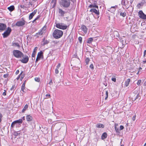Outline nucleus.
<instances>
[{
    "mask_svg": "<svg viewBox=\"0 0 146 146\" xmlns=\"http://www.w3.org/2000/svg\"><path fill=\"white\" fill-rule=\"evenodd\" d=\"M63 32L62 31L56 29L52 33L53 37L56 39L61 38L62 36Z\"/></svg>",
    "mask_w": 146,
    "mask_h": 146,
    "instance_id": "obj_1",
    "label": "nucleus"
},
{
    "mask_svg": "<svg viewBox=\"0 0 146 146\" xmlns=\"http://www.w3.org/2000/svg\"><path fill=\"white\" fill-rule=\"evenodd\" d=\"M13 56L17 58H22L24 56V54L20 51L18 50H15L13 51Z\"/></svg>",
    "mask_w": 146,
    "mask_h": 146,
    "instance_id": "obj_2",
    "label": "nucleus"
},
{
    "mask_svg": "<svg viewBox=\"0 0 146 146\" xmlns=\"http://www.w3.org/2000/svg\"><path fill=\"white\" fill-rule=\"evenodd\" d=\"M73 2V0H61L60 4L61 6H62L65 8H68L70 6V1Z\"/></svg>",
    "mask_w": 146,
    "mask_h": 146,
    "instance_id": "obj_3",
    "label": "nucleus"
},
{
    "mask_svg": "<svg viewBox=\"0 0 146 146\" xmlns=\"http://www.w3.org/2000/svg\"><path fill=\"white\" fill-rule=\"evenodd\" d=\"M12 31L11 29L9 27H8L7 29L2 34L4 38H6L10 34Z\"/></svg>",
    "mask_w": 146,
    "mask_h": 146,
    "instance_id": "obj_4",
    "label": "nucleus"
},
{
    "mask_svg": "<svg viewBox=\"0 0 146 146\" xmlns=\"http://www.w3.org/2000/svg\"><path fill=\"white\" fill-rule=\"evenodd\" d=\"M29 60V57L26 54L24 55V56L21 58L19 61L23 63L26 64L28 62Z\"/></svg>",
    "mask_w": 146,
    "mask_h": 146,
    "instance_id": "obj_5",
    "label": "nucleus"
},
{
    "mask_svg": "<svg viewBox=\"0 0 146 146\" xmlns=\"http://www.w3.org/2000/svg\"><path fill=\"white\" fill-rule=\"evenodd\" d=\"M22 20L21 21H18L16 22L15 24V25L18 27L22 26L24 25L26 23V21L23 18L21 19Z\"/></svg>",
    "mask_w": 146,
    "mask_h": 146,
    "instance_id": "obj_6",
    "label": "nucleus"
},
{
    "mask_svg": "<svg viewBox=\"0 0 146 146\" xmlns=\"http://www.w3.org/2000/svg\"><path fill=\"white\" fill-rule=\"evenodd\" d=\"M62 23H58L56 24V27L57 28L62 30H65L66 29L67 27L66 26L62 25Z\"/></svg>",
    "mask_w": 146,
    "mask_h": 146,
    "instance_id": "obj_7",
    "label": "nucleus"
},
{
    "mask_svg": "<svg viewBox=\"0 0 146 146\" xmlns=\"http://www.w3.org/2000/svg\"><path fill=\"white\" fill-rule=\"evenodd\" d=\"M43 53L42 51H41L38 53L37 57L35 61V62H37L40 60L42 57L43 58Z\"/></svg>",
    "mask_w": 146,
    "mask_h": 146,
    "instance_id": "obj_8",
    "label": "nucleus"
},
{
    "mask_svg": "<svg viewBox=\"0 0 146 146\" xmlns=\"http://www.w3.org/2000/svg\"><path fill=\"white\" fill-rule=\"evenodd\" d=\"M132 101H135L136 100H139L141 98V96L140 94L132 96Z\"/></svg>",
    "mask_w": 146,
    "mask_h": 146,
    "instance_id": "obj_9",
    "label": "nucleus"
},
{
    "mask_svg": "<svg viewBox=\"0 0 146 146\" xmlns=\"http://www.w3.org/2000/svg\"><path fill=\"white\" fill-rule=\"evenodd\" d=\"M139 17L144 19H146V15H145L142 11H140L138 12Z\"/></svg>",
    "mask_w": 146,
    "mask_h": 146,
    "instance_id": "obj_10",
    "label": "nucleus"
},
{
    "mask_svg": "<svg viewBox=\"0 0 146 146\" xmlns=\"http://www.w3.org/2000/svg\"><path fill=\"white\" fill-rule=\"evenodd\" d=\"M46 29V28L45 27H43L41 30L39 31L38 33H36L35 35V36H36L38 38L39 37V36L42 35L44 33L42 31V29Z\"/></svg>",
    "mask_w": 146,
    "mask_h": 146,
    "instance_id": "obj_11",
    "label": "nucleus"
},
{
    "mask_svg": "<svg viewBox=\"0 0 146 146\" xmlns=\"http://www.w3.org/2000/svg\"><path fill=\"white\" fill-rule=\"evenodd\" d=\"M122 38H121L120 40V44H122L121 47H120L121 48H123L126 44V41L125 40L123 39V38H125V36H123Z\"/></svg>",
    "mask_w": 146,
    "mask_h": 146,
    "instance_id": "obj_12",
    "label": "nucleus"
},
{
    "mask_svg": "<svg viewBox=\"0 0 146 146\" xmlns=\"http://www.w3.org/2000/svg\"><path fill=\"white\" fill-rule=\"evenodd\" d=\"M37 11V9L35 10L34 11L31 13L29 16V19L31 20L32 19L33 17L36 14Z\"/></svg>",
    "mask_w": 146,
    "mask_h": 146,
    "instance_id": "obj_13",
    "label": "nucleus"
},
{
    "mask_svg": "<svg viewBox=\"0 0 146 146\" xmlns=\"http://www.w3.org/2000/svg\"><path fill=\"white\" fill-rule=\"evenodd\" d=\"M6 25L3 23H0V30L1 31H3L5 30L6 28Z\"/></svg>",
    "mask_w": 146,
    "mask_h": 146,
    "instance_id": "obj_14",
    "label": "nucleus"
},
{
    "mask_svg": "<svg viewBox=\"0 0 146 146\" xmlns=\"http://www.w3.org/2000/svg\"><path fill=\"white\" fill-rule=\"evenodd\" d=\"M140 91L139 89L137 88H135L133 90V92L132 96L134 95H136L140 94Z\"/></svg>",
    "mask_w": 146,
    "mask_h": 146,
    "instance_id": "obj_15",
    "label": "nucleus"
},
{
    "mask_svg": "<svg viewBox=\"0 0 146 146\" xmlns=\"http://www.w3.org/2000/svg\"><path fill=\"white\" fill-rule=\"evenodd\" d=\"M118 124L117 123H115L114 125V128L115 130V131L116 132V133L118 135H119L120 133L119 132V128L117 127L118 126Z\"/></svg>",
    "mask_w": 146,
    "mask_h": 146,
    "instance_id": "obj_16",
    "label": "nucleus"
},
{
    "mask_svg": "<svg viewBox=\"0 0 146 146\" xmlns=\"http://www.w3.org/2000/svg\"><path fill=\"white\" fill-rule=\"evenodd\" d=\"M90 11L91 12H93L94 13L97 15H99L100 14V13L98 9V10L94 8L91 9Z\"/></svg>",
    "mask_w": 146,
    "mask_h": 146,
    "instance_id": "obj_17",
    "label": "nucleus"
},
{
    "mask_svg": "<svg viewBox=\"0 0 146 146\" xmlns=\"http://www.w3.org/2000/svg\"><path fill=\"white\" fill-rule=\"evenodd\" d=\"M81 29L84 32V33H87L88 29L84 25H82L81 27Z\"/></svg>",
    "mask_w": 146,
    "mask_h": 146,
    "instance_id": "obj_18",
    "label": "nucleus"
},
{
    "mask_svg": "<svg viewBox=\"0 0 146 146\" xmlns=\"http://www.w3.org/2000/svg\"><path fill=\"white\" fill-rule=\"evenodd\" d=\"M117 7V5L111 7L108 10L109 11L112 13H113L116 10V8Z\"/></svg>",
    "mask_w": 146,
    "mask_h": 146,
    "instance_id": "obj_19",
    "label": "nucleus"
},
{
    "mask_svg": "<svg viewBox=\"0 0 146 146\" xmlns=\"http://www.w3.org/2000/svg\"><path fill=\"white\" fill-rule=\"evenodd\" d=\"M27 121H32L33 119L32 117L30 115H27L26 117Z\"/></svg>",
    "mask_w": 146,
    "mask_h": 146,
    "instance_id": "obj_20",
    "label": "nucleus"
},
{
    "mask_svg": "<svg viewBox=\"0 0 146 146\" xmlns=\"http://www.w3.org/2000/svg\"><path fill=\"white\" fill-rule=\"evenodd\" d=\"M121 4L125 6V7L127 8V9H128L129 5L128 4H125V0H121Z\"/></svg>",
    "mask_w": 146,
    "mask_h": 146,
    "instance_id": "obj_21",
    "label": "nucleus"
},
{
    "mask_svg": "<svg viewBox=\"0 0 146 146\" xmlns=\"http://www.w3.org/2000/svg\"><path fill=\"white\" fill-rule=\"evenodd\" d=\"M88 8H91L92 7L96 8L97 9H98V6L95 3H94L93 4L90 5L88 7Z\"/></svg>",
    "mask_w": 146,
    "mask_h": 146,
    "instance_id": "obj_22",
    "label": "nucleus"
},
{
    "mask_svg": "<svg viewBox=\"0 0 146 146\" xmlns=\"http://www.w3.org/2000/svg\"><path fill=\"white\" fill-rule=\"evenodd\" d=\"M59 13L60 14V15L62 17L64 16V14L65 13V12L61 9H59Z\"/></svg>",
    "mask_w": 146,
    "mask_h": 146,
    "instance_id": "obj_23",
    "label": "nucleus"
},
{
    "mask_svg": "<svg viewBox=\"0 0 146 146\" xmlns=\"http://www.w3.org/2000/svg\"><path fill=\"white\" fill-rule=\"evenodd\" d=\"M14 123H15L16 124H18L19 125H20L23 123V121L22 119H19L18 120H16L14 121Z\"/></svg>",
    "mask_w": 146,
    "mask_h": 146,
    "instance_id": "obj_24",
    "label": "nucleus"
},
{
    "mask_svg": "<svg viewBox=\"0 0 146 146\" xmlns=\"http://www.w3.org/2000/svg\"><path fill=\"white\" fill-rule=\"evenodd\" d=\"M130 79L129 78H128L125 81V85L126 87H127L130 83Z\"/></svg>",
    "mask_w": 146,
    "mask_h": 146,
    "instance_id": "obj_25",
    "label": "nucleus"
},
{
    "mask_svg": "<svg viewBox=\"0 0 146 146\" xmlns=\"http://www.w3.org/2000/svg\"><path fill=\"white\" fill-rule=\"evenodd\" d=\"M107 133L104 132L103 133L101 136V139L104 140L107 137Z\"/></svg>",
    "mask_w": 146,
    "mask_h": 146,
    "instance_id": "obj_26",
    "label": "nucleus"
},
{
    "mask_svg": "<svg viewBox=\"0 0 146 146\" xmlns=\"http://www.w3.org/2000/svg\"><path fill=\"white\" fill-rule=\"evenodd\" d=\"M96 126L98 128H104L105 126L104 125L101 123H98L96 124Z\"/></svg>",
    "mask_w": 146,
    "mask_h": 146,
    "instance_id": "obj_27",
    "label": "nucleus"
},
{
    "mask_svg": "<svg viewBox=\"0 0 146 146\" xmlns=\"http://www.w3.org/2000/svg\"><path fill=\"white\" fill-rule=\"evenodd\" d=\"M42 42H43L42 45L43 46H44L45 45L48 44L49 43V41L47 40H45V38H44L42 40Z\"/></svg>",
    "mask_w": 146,
    "mask_h": 146,
    "instance_id": "obj_28",
    "label": "nucleus"
},
{
    "mask_svg": "<svg viewBox=\"0 0 146 146\" xmlns=\"http://www.w3.org/2000/svg\"><path fill=\"white\" fill-rule=\"evenodd\" d=\"M145 3L146 2L145 0H142L141 3L138 4L137 5L138 6H139V7L143 6L145 4Z\"/></svg>",
    "mask_w": 146,
    "mask_h": 146,
    "instance_id": "obj_29",
    "label": "nucleus"
},
{
    "mask_svg": "<svg viewBox=\"0 0 146 146\" xmlns=\"http://www.w3.org/2000/svg\"><path fill=\"white\" fill-rule=\"evenodd\" d=\"M15 7L13 5H11L10 7H8V9L9 10V11L11 12L14 10L15 9Z\"/></svg>",
    "mask_w": 146,
    "mask_h": 146,
    "instance_id": "obj_30",
    "label": "nucleus"
},
{
    "mask_svg": "<svg viewBox=\"0 0 146 146\" xmlns=\"http://www.w3.org/2000/svg\"><path fill=\"white\" fill-rule=\"evenodd\" d=\"M38 48L36 47H35L34 50V51L32 53V57H35V54L36 53V51L37 49Z\"/></svg>",
    "mask_w": 146,
    "mask_h": 146,
    "instance_id": "obj_31",
    "label": "nucleus"
},
{
    "mask_svg": "<svg viewBox=\"0 0 146 146\" xmlns=\"http://www.w3.org/2000/svg\"><path fill=\"white\" fill-rule=\"evenodd\" d=\"M93 40V39L92 38H90L87 40V42L90 44L92 42Z\"/></svg>",
    "mask_w": 146,
    "mask_h": 146,
    "instance_id": "obj_32",
    "label": "nucleus"
},
{
    "mask_svg": "<svg viewBox=\"0 0 146 146\" xmlns=\"http://www.w3.org/2000/svg\"><path fill=\"white\" fill-rule=\"evenodd\" d=\"M28 108V105L27 104H26L25 105V106H24V108H23V109L22 110V113L24 112L25 110H26Z\"/></svg>",
    "mask_w": 146,
    "mask_h": 146,
    "instance_id": "obj_33",
    "label": "nucleus"
},
{
    "mask_svg": "<svg viewBox=\"0 0 146 146\" xmlns=\"http://www.w3.org/2000/svg\"><path fill=\"white\" fill-rule=\"evenodd\" d=\"M12 46H16L19 48L20 47V45L18 43H15L14 42H13Z\"/></svg>",
    "mask_w": 146,
    "mask_h": 146,
    "instance_id": "obj_34",
    "label": "nucleus"
},
{
    "mask_svg": "<svg viewBox=\"0 0 146 146\" xmlns=\"http://www.w3.org/2000/svg\"><path fill=\"white\" fill-rule=\"evenodd\" d=\"M25 85L24 84H23L21 87V90L23 92H24V90L25 88Z\"/></svg>",
    "mask_w": 146,
    "mask_h": 146,
    "instance_id": "obj_35",
    "label": "nucleus"
},
{
    "mask_svg": "<svg viewBox=\"0 0 146 146\" xmlns=\"http://www.w3.org/2000/svg\"><path fill=\"white\" fill-rule=\"evenodd\" d=\"M126 13L125 12H121L120 13V15L122 16L123 17H125L126 15Z\"/></svg>",
    "mask_w": 146,
    "mask_h": 146,
    "instance_id": "obj_36",
    "label": "nucleus"
},
{
    "mask_svg": "<svg viewBox=\"0 0 146 146\" xmlns=\"http://www.w3.org/2000/svg\"><path fill=\"white\" fill-rule=\"evenodd\" d=\"M104 92H105V94H106V97L105 98V100H106L108 97V92L107 91H104Z\"/></svg>",
    "mask_w": 146,
    "mask_h": 146,
    "instance_id": "obj_37",
    "label": "nucleus"
},
{
    "mask_svg": "<svg viewBox=\"0 0 146 146\" xmlns=\"http://www.w3.org/2000/svg\"><path fill=\"white\" fill-rule=\"evenodd\" d=\"M90 61V60L89 58H86L85 59V62L86 64H88L89 61Z\"/></svg>",
    "mask_w": 146,
    "mask_h": 146,
    "instance_id": "obj_38",
    "label": "nucleus"
},
{
    "mask_svg": "<svg viewBox=\"0 0 146 146\" xmlns=\"http://www.w3.org/2000/svg\"><path fill=\"white\" fill-rule=\"evenodd\" d=\"M25 75V74L24 73L23 74V73L21 75V78H20V80H21V81H22V80H23V78L24 77Z\"/></svg>",
    "mask_w": 146,
    "mask_h": 146,
    "instance_id": "obj_39",
    "label": "nucleus"
},
{
    "mask_svg": "<svg viewBox=\"0 0 146 146\" xmlns=\"http://www.w3.org/2000/svg\"><path fill=\"white\" fill-rule=\"evenodd\" d=\"M78 40L79 41L80 43H81L82 42V38L81 36H79L78 38Z\"/></svg>",
    "mask_w": 146,
    "mask_h": 146,
    "instance_id": "obj_40",
    "label": "nucleus"
},
{
    "mask_svg": "<svg viewBox=\"0 0 146 146\" xmlns=\"http://www.w3.org/2000/svg\"><path fill=\"white\" fill-rule=\"evenodd\" d=\"M141 80L140 79V80H139L138 81H137V84L138 85V86H140V85H141Z\"/></svg>",
    "mask_w": 146,
    "mask_h": 146,
    "instance_id": "obj_41",
    "label": "nucleus"
},
{
    "mask_svg": "<svg viewBox=\"0 0 146 146\" xmlns=\"http://www.w3.org/2000/svg\"><path fill=\"white\" fill-rule=\"evenodd\" d=\"M23 73V71H22L21 72V73L19 75V76H18L17 78H16V79L17 80H18L19 78H20V76Z\"/></svg>",
    "mask_w": 146,
    "mask_h": 146,
    "instance_id": "obj_42",
    "label": "nucleus"
},
{
    "mask_svg": "<svg viewBox=\"0 0 146 146\" xmlns=\"http://www.w3.org/2000/svg\"><path fill=\"white\" fill-rule=\"evenodd\" d=\"M35 80L37 82H39L40 81V78H39L35 77Z\"/></svg>",
    "mask_w": 146,
    "mask_h": 146,
    "instance_id": "obj_43",
    "label": "nucleus"
},
{
    "mask_svg": "<svg viewBox=\"0 0 146 146\" xmlns=\"http://www.w3.org/2000/svg\"><path fill=\"white\" fill-rule=\"evenodd\" d=\"M15 122L14 121H13L11 123V127H13L16 124L15 123H14Z\"/></svg>",
    "mask_w": 146,
    "mask_h": 146,
    "instance_id": "obj_44",
    "label": "nucleus"
},
{
    "mask_svg": "<svg viewBox=\"0 0 146 146\" xmlns=\"http://www.w3.org/2000/svg\"><path fill=\"white\" fill-rule=\"evenodd\" d=\"M46 98H48L50 97V95L49 94H47L46 95Z\"/></svg>",
    "mask_w": 146,
    "mask_h": 146,
    "instance_id": "obj_45",
    "label": "nucleus"
},
{
    "mask_svg": "<svg viewBox=\"0 0 146 146\" xmlns=\"http://www.w3.org/2000/svg\"><path fill=\"white\" fill-rule=\"evenodd\" d=\"M3 117V115L2 114L0 113V123L2 121V118Z\"/></svg>",
    "mask_w": 146,
    "mask_h": 146,
    "instance_id": "obj_46",
    "label": "nucleus"
},
{
    "mask_svg": "<svg viewBox=\"0 0 146 146\" xmlns=\"http://www.w3.org/2000/svg\"><path fill=\"white\" fill-rule=\"evenodd\" d=\"M124 128V127L123 126L121 125L120 126V129H119V130L120 131H121V130L123 129Z\"/></svg>",
    "mask_w": 146,
    "mask_h": 146,
    "instance_id": "obj_47",
    "label": "nucleus"
},
{
    "mask_svg": "<svg viewBox=\"0 0 146 146\" xmlns=\"http://www.w3.org/2000/svg\"><path fill=\"white\" fill-rule=\"evenodd\" d=\"M4 92L2 94V95L4 96H5L6 95V91L5 90H4Z\"/></svg>",
    "mask_w": 146,
    "mask_h": 146,
    "instance_id": "obj_48",
    "label": "nucleus"
},
{
    "mask_svg": "<svg viewBox=\"0 0 146 146\" xmlns=\"http://www.w3.org/2000/svg\"><path fill=\"white\" fill-rule=\"evenodd\" d=\"M61 66V64L60 63H59L57 65V66H56V68L57 69H59V68Z\"/></svg>",
    "mask_w": 146,
    "mask_h": 146,
    "instance_id": "obj_49",
    "label": "nucleus"
},
{
    "mask_svg": "<svg viewBox=\"0 0 146 146\" xmlns=\"http://www.w3.org/2000/svg\"><path fill=\"white\" fill-rule=\"evenodd\" d=\"M15 88V85H13L12 86V87L10 89V90H14Z\"/></svg>",
    "mask_w": 146,
    "mask_h": 146,
    "instance_id": "obj_50",
    "label": "nucleus"
},
{
    "mask_svg": "<svg viewBox=\"0 0 146 146\" xmlns=\"http://www.w3.org/2000/svg\"><path fill=\"white\" fill-rule=\"evenodd\" d=\"M40 17V15H38L36 18L35 19V20H37Z\"/></svg>",
    "mask_w": 146,
    "mask_h": 146,
    "instance_id": "obj_51",
    "label": "nucleus"
},
{
    "mask_svg": "<svg viewBox=\"0 0 146 146\" xmlns=\"http://www.w3.org/2000/svg\"><path fill=\"white\" fill-rule=\"evenodd\" d=\"M58 69H57V68H56V69L55 70V73L56 74H58V73L59 71Z\"/></svg>",
    "mask_w": 146,
    "mask_h": 146,
    "instance_id": "obj_52",
    "label": "nucleus"
},
{
    "mask_svg": "<svg viewBox=\"0 0 146 146\" xmlns=\"http://www.w3.org/2000/svg\"><path fill=\"white\" fill-rule=\"evenodd\" d=\"M90 67L92 69H93L94 67L93 64H91L90 66Z\"/></svg>",
    "mask_w": 146,
    "mask_h": 146,
    "instance_id": "obj_53",
    "label": "nucleus"
},
{
    "mask_svg": "<svg viewBox=\"0 0 146 146\" xmlns=\"http://www.w3.org/2000/svg\"><path fill=\"white\" fill-rule=\"evenodd\" d=\"M146 56V50H145L144 52L143 57L145 58Z\"/></svg>",
    "mask_w": 146,
    "mask_h": 146,
    "instance_id": "obj_54",
    "label": "nucleus"
},
{
    "mask_svg": "<svg viewBox=\"0 0 146 146\" xmlns=\"http://www.w3.org/2000/svg\"><path fill=\"white\" fill-rule=\"evenodd\" d=\"M8 75H9V74H4L3 76V77L5 78H6L8 76Z\"/></svg>",
    "mask_w": 146,
    "mask_h": 146,
    "instance_id": "obj_55",
    "label": "nucleus"
},
{
    "mask_svg": "<svg viewBox=\"0 0 146 146\" xmlns=\"http://www.w3.org/2000/svg\"><path fill=\"white\" fill-rule=\"evenodd\" d=\"M111 80L113 81L114 82H116V78H111Z\"/></svg>",
    "mask_w": 146,
    "mask_h": 146,
    "instance_id": "obj_56",
    "label": "nucleus"
},
{
    "mask_svg": "<svg viewBox=\"0 0 146 146\" xmlns=\"http://www.w3.org/2000/svg\"><path fill=\"white\" fill-rule=\"evenodd\" d=\"M19 70H17L16 72H15V74H16V75H17L19 73Z\"/></svg>",
    "mask_w": 146,
    "mask_h": 146,
    "instance_id": "obj_57",
    "label": "nucleus"
},
{
    "mask_svg": "<svg viewBox=\"0 0 146 146\" xmlns=\"http://www.w3.org/2000/svg\"><path fill=\"white\" fill-rule=\"evenodd\" d=\"M54 2V5H55L56 4V2L54 0H52L51 1V3H53Z\"/></svg>",
    "mask_w": 146,
    "mask_h": 146,
    "instance_id": "obj_58",
    "label": "nucleus"
},
{
    "mask_svg": "<svg viewBox=\"0 0 146 146\" xmlns=\"http://www.w3.org/2000/svg\"><path fill=\"white\" fill-rule=\"evenodd\" d=\"M135 115L133 117L132 119L134 121L135 120Z\"/></svg>",
    "mask_w": 146,
    "mask_h": 146,
    "instance_id": "obj_59",
    "label": "nucleus"
},
{
    "mask_svg": "<svg viewBox=\"0 0 146 146\" xmlns=\"http://www.w3.org/2000/svg\"><path fill=\"white\" fill-rule=\"evenodd\" d=\"M22 119V121L23 120H25V116L23 117H21V119Z\"/></svg>",
    "mask_w": 146,
    "mask_h": 146,
    "instance_id": "obj_60",
    "label": "nucleus"
},
{
    "mask_svg": "<svg viewBox=\"0 0 146 146\" xmlns=\"http://www.w3.org/2000/svg\"><path fill=\"white\" fill-rule=\"evenodd\" d=\"M52 80H51L50 81L49 84H52Z\"/></svg>",
    "mask_w": 146,
    "mask_h": 146,
    "instance_id": "obj_61",
    "label": "nucleus"
},
{
    "mask_svg": "<svg viewBox=\"0 0 146 146\" xmlns=\"http://www.w3.org/2000/svg\"><path fill=\"white\" fill-rule=\"evenodd\" d=\"M53 42L55 43V44H57L58 43V41H53Z\"/></svg>",
    "mask_w": 146,
    "mask_h": 146,
    "instance_id": "obj_62",
    "label": "nucleus"
},
{
    "mask_svg": "<svg viewBox=\"0 0 146 146\" xmlns=\"http://www.w3.org/2000/svg\"><path fill=\"white\" fill-rule=\"evenodd\" d=\"M26 80H25L24 82L23 83V84H25L26 83Z\"/></svg>",
    "mask_w": 146,
    "mask_h": 146,
    "instance_id": "obj_63",
    "label": "nucleus"
},
{
    "mask_svg": "<svg viewBox=\"0 0 146 146\" xmlns=\"http://www.w3.org/2000/svg\"><path fill=\"white\" fill-rule=\"evenodd\" d=\"M143 62L144 63H146V60H145L143 61Z\"/></svg>",
    "mask_w": 146,
    "mask_h": 146,
    "instance_id": "obj_64",
    "label": "nucleus"
}]
</instances>
